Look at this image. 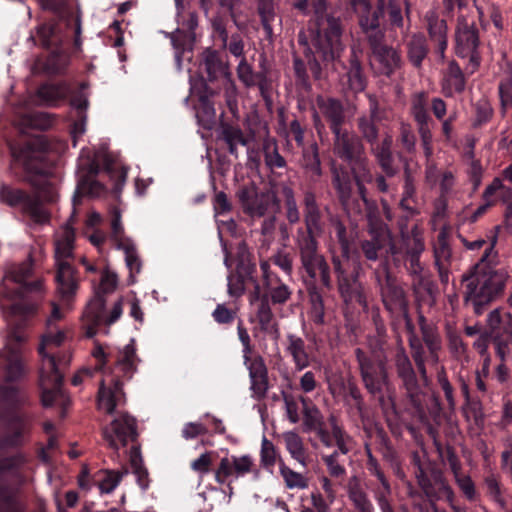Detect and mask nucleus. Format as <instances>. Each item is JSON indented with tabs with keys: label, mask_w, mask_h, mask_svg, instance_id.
I'll return each mask as SVG.
<instances>
[{
	"label": "nucleus",
	"mask_w": 512,
	"mask_h": 512,
	"mask_svg": "<svg viewBox=\"0 0 512 512\" xmlns=\"http://www.w3.org/2000/svg\"><path fill=\"white\" fill-rule=\"evenodd\" d=\"M378 113V104L375 101L370 102V114L358 117L356 125L360 133V138L368 144L374 143L379 137V128L375 122Z\"/></svg>",
	"instance_id": "nucleus-36"
},
{
	"label": "nucleus",
	"mask_w": 512,
	"mask_h": 512,
	"mask_svg": "<svg viewBox=\"0 0 512 512\" xmlns=\"http://www.w3.org/2000/svg\"><path fill=\"white\" fill-rule=\"evenodd\" d=\"M7 431L0 437V449L20 446L23 438L22 423L17 417L7 419Z\"/></svg>",
	"instance_id": "nucleus-47"
},
{
	"label": "nucleus",
	"mask_w": 512,
	"mask_h": 512,
	"mask_svg": "<svg viewBox=\"0 0 512 512\" xmlns=\"http://www.w3.org/2000/svg\"><path fill=\"white\" fill-rule=\"evenodd\" d=\"M332 267L336 277L339 295L349 308L360 306L367 308V298L364 287L359 281L360 265L352 263L350 259L332 256Z\"/></svg>",
	"instance_id": "nucleus-13"
},
{
	"label": "nucleus",
	"mask_w": 512,
	"mask_h": 512,
	"mask_svg": "<svg viewBox=\"0 0 512 512\" xmlns=\"http://www.w3.org/2000/svg\"><path fill=\"white\" fill-rule=\"evenodd\" d=\"M303 423L306 431H311L324 423L323 415L319 408L306 397H301Z\"/></svg>",
	"instance_id": "nucleus-50"
},
{
	"label": "nucleus",
	"mask_w": 512,
	"mask_h": 512,
	"mask_svg": "<svg viewBox=\"0 0 512 512\" xmlns=\"http://www.w3.org/2000/svg\"><path fill=\"white\" fill-rule=\"evenodd\" d=\"M392 137L386 135L381 142L378 140L369 144L370 151L375 157L377 164L381 171L388 177H394L400 171L398 165L395 164V159L392 153Z\"/></svg>",
	"instance_id": "nucleus-31"
},
{
	"label": "nucleus",
	"mask_w": 512,
	"mask_h": 512,
	"mask_svg": "<svg viewBox=\"0 0 512 512\" xmlns=\"http://www.w3.org/2000/svg\"><path fill=\"white\" fill-rule=\"evenodd\" d=\"M495 243L496 239L485 249L479 262L461 278L465 285L464 303L472 304L477 315H481L486 306L503 293L508 279L506 271L493 270L490 266L496 256Z\"/></svg>",
	"instance_id": "nucleus-6"
},
{
	"label": "nucleus",
	"mask_w": 512,
	"mask_h": 512,
	"mask_svg": "<svg viewBox=\"0 0 512 512\" xmlns=\"http://www.w3.org/2000/svg\"><path fill=\"white\" fill-rule=\"evenodd\" d=\"M311 309L309 317L316 325H323L325 320V310L322 295L314 287L309 291Z\"/></svg>",
	"instance_id": "nucleus-63"
},
{
	"label": "nucleus",
	"mask_w": 512,
	"mask_h": 512,
	"mask_svg": "<svg viewBox=\"0 0 512 512\" xmlns=\"http://www.w3.org/2000/svg\"><path fill=\"white\" fill-rule=\"evenodd\" d=\"M200 68L207 74V79L204 83L212 86L217 82V90L223 91V98L225 105L233 117H238V101L237 90L230 78L229 68L222 53L206 49L201 58Z\"/></svg>",
	"instance_id": "nucleus-12"
},
{
	"label": "nucleus",
	"mask_w": 512,
	"mask_h": 512,
	"mask_svg": "<svg viewBox=\"0 0 512 512\" xmlns=\"http://www.w3.org/2000/svg\"><path fill=\"white\" fill-rule=\"evenodd\" d=\"M332 229L337 242L340 245V258L350 259L352 236L348 232L344 223L340 220L332 221Z\"/></svg>",
	"instance_id": "nucleus-56"
},
{
	"label": "nucleus",
	"mask_w": 512,
	"mask_h": 512,
	"mask_svg": "<svg viewBox=\"0 0 512 512\" xmlns=\"http://www.w3.org/2000/svg\"><path fill=\"white\" fill-rule=\"evenodd\" d=\"M408 246H410V244L397 246L391 239L389 242V248H387L385 257L383 260H381V262H384L388 259L390 270L391 265L396 269L405 267L407 259L406 256L408 255Z\"/></svg>",
	"instance_id": "nucleus-57"
},
{
	"label": "nucleus",
	"mask_w": 512,
	"mask_h": 512,
	"mask_svg": "<svg viewBox=\"0 0 512 512\" xmlns=\"http://www.w3.org/2000/svg\"><path fill=\"white\" fill-rule=\"evenodd\" d=\"M417 203L415 179L410 171L407 161L404 163V185L400 207L410 214H417L418 210L412 204Z\"/></svg>",
	"instance_id": "nucleus-43"
},
{
	"label": "nucleus",
	"mask_w": 512,
	"mask_h": 512,
	"mask_svg": "<svg viewBox=\"0 0 512 512\" xmlns=\"http://www.w3.org/2000/svg\"><path fill=\"white\" fill-rule=\"evenodd\" d=\"M88 87V82H81L77 90L71 91L70 86L64 81L44 83L38 87L36 97L42 105L57 106L70 96V105L75 109V113L87 114L89 101L85 90Z\"/></svg>",
	"instance_id": "nucleus-15"
},
{
	"label": "nucleus",
	"mask_w": 512,
	"mask_h": 512,
	"mask_svg": "<svg viewBox=\"0 0 512 512\" xmlns=\"http://www.w3.org/2000/svg\"><path fill=\"white\" fill-rule=\"evenodd\" d=\"M106 299L99 291L95 292L93 299L88 303L85 317L94 325H101L104 321Z\"/></svg>",
	"instance_id": "nucleus-52"
},
{
	"label": "nucleus",
	"mask_w": 512,
	"mask_h": 512,
	"mask_svg": "<svg viewBox=\"0 0 512 512\" xmlns=\"http://www.w3.org/2000/svg\"><path fill=\"white\" fill-rule=\"evenodd\" d=\"M102 436L109 448L118 451L120 446L124 447L129 441L137 440V421L126 412L120 413L102 429Z\"/></svg>",
	"instance_id": "nucleus-21"
},
{
	"label": "nucleus",
	"mask_w": 512,
	"mask_h": 512,
	"mask_svg": "<svg viewBox=\"0 0 512 512\" xmlns=\"http://www.w3.org/2000/svg\"><path fill=\"white\" fill-rule=\"evenodd\" d=\"M368 352L367 356L388 361V337L372 336L367 338Z\"/></svg>",
	"instance_id": "nucleus-59"
},
{
	"label": "nucleus",
	"mask_w": 512,
	"mask_h": 512,
	"mask_svg": "<svg viewBox=\"0 0 512 512\" xmlns=\"http://www.w3.org/2000/svg\"><path fill=\"white\" fill-rule=\"evenodd\" d=\"M0 512H24L17 493L2 484H0Z\"/></svg>",
	"instance_id": "nucleus-58"
},
{
	"label": "nucleus",
	"mask_w": 512,
	"mask_h": 512,
	"mask_svg": "<svg viewBox=\"0 0 512 512\" xmlns=\"http://www.w3.org/2000/svg\"><path fill=\"white\" fill-rule=\"evenodd\" d=\"M332 434L335 439V445L337 446V452L343 455L349 453L352 444V437L339 425L337 418L331 415L328 419Z\"/></svg>",
	"instance_id": "nucleus-55"
},
{
	"label": "nucleus",
	"mask_w": 512,
	"mask_h": 512,
	"mask_svg": "<svg viewBox=\"0 0 512 512\" xmlns=\"http://www.w3.org/2000/svg\"><path fill=\"white\" fill-rule=\"evenodd\" d=\"M279 470L288 488L304 489L308 486L306 478L302 474L295 472L286 466L281 458L279 459Z\"/></svg>",
	"instance_id": "nucleus-61"
},
{
	"label": "nucleus",
	"mask_w": 512,
	"mask_h": 512,
	"mask_svg": "<svg viewBox=\"0 0 512 512\" xmlns=\"http://www.w3.org/2000/svg\"><path fill=\"white\" fill-rule=\"evenodd\" d=\"M410 114L413 117L421 139V145L426 157L433 153L431 124L433 119L428 111V93L419 91L411 96Z\"/></svg>",
	"instance_id": "nucleus-22"
},
{
	"label": "nucleus",
	"mask_w": 512,
	"mask_h": 512,
	"mask_svg": "<svg viewBox=\"0 0 512 512\" xmlns=\"http://www.w3.org/2000/svg\"><path fill=\"white\" fill-rule=\"evenodd\" d=\"M48 143L42 137L26 142L23 146L13 147L12 156L21 163L26 172L25 180L31 186V192L22 188L3 184L0 188V200L10 207L18 208L23 216L35 225L50 222L51 213L47 204L56 201L57 192L50 181V172L44 163V152Z\"/></svg>",
	"instance_id": "nucleus-1"
},
{
	"label": "nucleus",
	"mask_w": 512,
	"mask_h": 512,
	"mask_svg": "<svg viewBox=\"0 0 512 512\" xmlns=\"http://www.w3.org/2000/svg\"><path fill=\"white\" fill-rule=\"evenodd\" d=\"M372 281L380 295L381 302L389 317L405 316L409 301L402 282L389 269L388 259L380 262L372 273Z\"/></svg>",
	"instance_id": "nucleus-11"
},
{
	"label": "nucleus",
	"mask_w": 512,
	"mask_h": 512,
	"mask_svg": "<svg viewBox=\"0 0 512 512\" xmlns=\"http://www.w3.org/2000/svg\"><path fill=\"white\" fill-rule=\"evenodd\" d=\"M406 50L407 58L412 66L417 69L421 68L429 52L425 36L421 33L413 34L406 43Z\"/></svg>",
	"instance_id": "nucleus-39"
},
{
	"label": "nucleus",
	"mask_w": 512,
	"mask_h": 512,
	"mask_svg": "<svg viewBox=\"0 0 512 512\" xmlns=\"http://www.w3.org/2000/svg\"><path fill=\"white\" fill-rule=\"evenodd\" d=\"M8 274L10 279L19 285L18 288L14 291L19 300L9 307L8 311L6 312V320L11 317V308L17 303H27L34 306V311L30 315L31 318L35 314L37 307L35 303L26 300V297L30 293H39L42 289V282L40 280H29L32 275L31 263H21L19 265H15L9 270Z\"/></svg>",
	"instance_id": "nucleus-25"
},
{
	"label": "nucleus",
	"mask_w": 512,
	"mask_h": 512,
	"mask_svg": "<svg viewBox=\"0 0 512 512\" xmlns=\"http://www.w3.org/2000/svg\"><path fill=\"white\" fill-rule=\"evenodd\" d=\"M236 198L242 211L250 217H263L271 208L278 206L276 195L259 189L254 182L240 185Z\"/></svg>",
	"instance_id": "nucleus-17"
},
{
	"label": "nucleus",
	"mask_w": 512,
	"mask_h": 512,
	"mask_svg": "<svg viewBox=\"0 0 512 512\" xmlns=\"http://www.w3.org/2000/svg\"><path fill=\"white\" fill-rule=\"evenodd\" d=\"M282 437L291 457L303 467H306L309 456L302 438L293 431L285 432Z\"/></svg>",
	"instance_id": "nucleus-46"
},
{
	"label": "nucleus",
	"mask_w": 512,
	"mask_h": 512,
	"mask_svg": "<svg viewBox=\"0 0 512 512\" xmlns=\"http://www.w3.org/2000/svg\"><path fill=\"white\" fill-rule=\"evenodd\" d=\"M74 241V229L66 226L61 237L55 243L56 289L60 300L67 305L76 295L79 286L78 272L68 262V259L73 257Z\"/></svg>",
	"instance_id": "nucleus-10"
},
{
	"label": "nucleus",
	"mask_w": 512,
	"mask_h": 512,
	"mask_svg": "<svg viewBox=\"0 0 512 512\" xmlns=\"http://www.w3.org/2000/svg\"><path fill=\"white\" fill-rule=\"evenodd\" d=\"M239 79L246 86L258 85L261 92L264 90L265 76L262 73H254L251 67L245 62V59L241 61L238 66Z\"/></svg>",
	"instance_id": "nucleus-62"
},
{
	"label": "nucleus",
	"mask_w": 512,
	"mask_h": 512,
	"mask_svg": "<svg viewBox=\"0 0 512 512\" xmlns=\"http://www.w3.org/2000/svg\"><path fill=\"white\" fill-rule=\"evenodd\" d=\"M348 498L357 512H375L367 492L358 483H349Z\"/></svg>",
	"instance_id": "nucleus-48"
},
{
	"label": "nucleus",
	"mask_w": 512,
	"mask_h": 512,
	"mask_svg": "<svg viewBox=\"0 0 512 512\" xmlns=\"http://www.w3.org/2000/svg\"><path fill=\"white\" fill-rule=\"evenodd\" d=\"M249 377L253 397L257 400L265 398L269 389L268 370L264 359L261 356L248 361Z\"/></svg>",
	"instance_id": "nucleus-32"
},
{
	"label": "nucleus",
	"mask_w": 512,
	"mask_h": 512,
	"mask_svg": "<svg viewBox=\"0 0 512 512\" xmlns=\"http://www.w3.org/2000/svg\"><path fill=\"white\" fill-rule=\"evenodd\" d=\"M399 343H401V339ZM411 355L420 378H418L412 362L402 344L399 345L394 356L397 376L401 380L402 387L405 389L411 405L419 414H425L426 410L430 409L429 403H431L436 410H440L441 404L439 399L434 394H430L424 390V386L428 383L424 347L411 350Z\"/></svg>",
	"instance_id": "nucleus-7"
},
{
	"label": "nucleus",
	"mask_w": 512,
	"mask_h": 512,
	"mask_svg": "<svg viewBox=\"0 0 512 512\" xmlns=\"http://www.w3.org/2000/svg\"><path fill=\"white\" fill-rule=\"evenodd\" d=\"M42 10L51 12L55 18L40 24L36 28V34L30 38L35 44L50 50L49 55L44 59H38L35 69L47 74L57 75L65 70L67 59L63 52L62 45L70 37L71 31L75 37L74 44L79 46L81 33V22L78 16L68 4V0H37Z\"/></svg>",
	"instance_id": "nucleus-2"
},
{
	"label": "nucleus",
	"mask_w": 512,
	"mask_h": 512,
	"mask_svg": "<svg viewBox=\"0 0 512 512\" xmlns=\"http://www.w3.org/2000/svg\"><path fill=\"white\" fill-rule=\"evenodd\" d=\"M316 103L332 135L345 129L343 126L346 122V113L339 99L319 95Z\"/></svg>",
	"instance_id": "nucleus-28"
},
{
	"label": "nucleus",
	"mask_w": 512,
	"mask_h": 512,
	"mask_svg": "<svg viewBox=\"0 0 512 512\" xmlns=\"http://www.w3.org/2000/svg\"><path fill=\"white\" fill-rule=\"evenodd\" d=\"M314 16L309 21L312 47L299 36V43L305 44L304 54L315 80L322 78V68L339 61L344 50L342 37L343 21L339 16L327 13L326 0H313Z\"/></svg>",
	"instance_id": "nucleus-3"
},
{
	"label": "nucleus",
	"mask_w": 512,
	"mask_h": 512,
	"mask_svg": "<svg viewBox=\"0 0 512 512\" xmlns=\"http://www.w3.org/2000/svg\"><path fill=\"white\" fill-rule=\"evenodd\" d=\"M424 250L423 243L415 239L413 243L408 246V255L406 256L405 269L411 276H421L423 266L420 263V256Z\"/></svg>",
	"instance_id": "nucleus-53"
},
{
	"label": "nucleus",
	"mask_w": 512,
	"mask_h": 512,
	"mask_svg": "<svg viewBox=\"0 0 512 512\" xmlns=\"http://www.w3.org/2000/svg\"><path fill=\"white\" fill-rule=\"evenodd\" d=\"M330 170L332 186L335 189L340 202L343 205H346L351 199L355 183L353 170L350 166L347 167L346 165L338 164L335 161H332Z\"/></svg>",
	"instance_id": "nucleus-29"
},
{
	"label": "nucleus",
	"mask_w": 512,
	"mask_h": 512,
	"mask_svg": "<svg viewBox=\"0 0 512 512\" xmlns=\"http://www.w3.org/2000/svg\"><path fill=\"white\" fill-rule=\"evenodd\" d=\"M256 5L265 37L272 42L274 39L272 23L276 18L274 0H256Z\"/></svg>",
	"instance_id": "nucleus-45"
},
{
	"label": "nucleus",
	"mask_w": 512,
	"mask_h": 512,
	"mask_svg": "<svg viewBox=\"0 0 512 512\" xmlns=\"http://www.w3.org/2000/svg\"><path fill=\"white\" fill-rule=\"evenodd\" d=\"M371 50L370 65L374 74L392 79L401 70L403 59L401 52L384 40H378L369 45Z\"/></svg>",
	"instance_id": "nucleus-19"
},
{
	"label": "nucleus",
	"mask_w": 512,
	"mask_h": 512,
	"mask_svg": "<svg viewBox=\"0 0 512 512\" xmlns=\"http://www.w3.org/2000/svg\"><path fill=\"white\" fill-rule=\"evenodd\" d=\"M62 317L60 307L53 303L51 315L47 320V329L42 335L38 353L42 357L40 373L41 403L45 408H58L59 416L64 418L71 400L63 389V374L59 370V360L53 351L66 338L65 332L55 326V322L61 320Z\"/></svg>",
	"instance_id": "nucleus-4"
},
{
	"label": "nucleus",
	"mask_w": 512,
	"mask_h": 512,
	"mask_svg": "<svg viewBox=\"0 0 512 512\" xmlns=\"http://www.w3.org/2000/svg\"><path fill=\"white\" fill-rule=\"evenodd\" d=\"M422 340L427 346L431 357L436 361L438 359V351L441 349V337L437 332V328L427 322L424 315L418 317Z\"/></svg>",
	"instance_id": "nucleus-41"
},
{
	"label": "nucleus",
	"mask_w": 512,
	"mask_h": 512,
	"mask_svg": "<svg viewBox=\"0 0 512 512\" xmlns=\"http://www.w3.org/2000/svg\"><path fill=\"white\" fill-rule=\"evenodd\" d=\"M140 361L136 354V343L134 339L125 345L123 350L119 351L115 361V371L121 372L111 378L109 386L105 385V380L100 382L98 390V405L105 409L106 413L112 415L116 407L125 403V393L123 391V381L121 377L131 379L137 370V362Z\"/></svg>",
	"instance_id": "nucleus-8"
},
{
	"label": "nucleus",
	"mask_w": 512,
	"mask_h": 512,
	"mask_svg": "<svg viewBox=\"0 0 512 512\" xmlns=\"http://www.w3.org/2000/svg\"><path fill=\"white\" fill-rule=\"evenodd\" d=\"M219 139L225 143L228 152L235 157L238 156V146H247L249 143L238 124L229 123L223 119L219 123Z\"/></svg>",
	"instance_id": "nucleus-34"
},
{
	"label": "nucleus",
	"mask_w": 512,
	"mask_h": 512,
	"mask_svg": "<svg viewBox=\"0 0 512 512\" xmlns=\"http://www.w3.org/2000/svg\"><path fill=\"white\" fill-rule=\"evenodd\" d=\"M263 154L265 165L271 170L286 168L287 162L279 153L275 139H267L263 142Z\"/></svg>",
	"instance_id": "nucleus-51"
},
{
	"label": "nucleus",
	"mask_w": 512,
	"mask_h": 512,
	"mask_svg": "<svg viewBox=\"0 0 512 512\" xmlns=\"http://www.w3.org/2000/svg\"><path fill=\"white\" fill-rule=\"evenodd\" d=\"M130 465L133 474L136 476V481L139 487L145 491L149 488V474L145 468L143 459L140 453V448L133 446L130 451Z\"/></svg>",
	"instance_id": "nucleus-49"
},
{
	"label": "nucleus",
	"mask_w": 512,
	"mask_h": 512,
	"mask_svg": "<svg viewBox=\"0 0 512 512\" xmlns=\"http://www.w3.org/2000/svg\"><path fill=\"white\" fill-rule=\"evenodd\" d=\"M357 16L358 26L368 45L385 39V29L380 24L384 15V3L374 8L369 0H349Z\"/></svg>",
	"instance_id": "nucleus-18"
},
{
	"label": "nucleus",
	"mask_w": 512,
	"mask_h": 512,
	"mask_svg": "<svg viewBox=\"0 0 512 512\" xmlns=\"http://www.w3.org/2000/svg\"><path fill=\"white\" fill-rule=\"evenodd\" d=\"M117 248L123 250L125 253L126 266L130 271V282L134 283V274L140 273L142 267V263L138 256L136 247L132 240H125L121 241L119 243V247Z\"/></svg>",
	"instance_id": "nucleus-54"
},
{
	"label": "nucleus",
	"mask_w": 512,
	"mask_h": 512,
	"mask_svg": "<svg viewBox=\"0 0 512 512\" xmlns=\"http://www.w3.org/2000/svg\"><path fill=\"white\" fill-rule=\"evenodd\" d=\"M467 78L456 60H450L442 72L440 82L442 94L447 98L462 94L466 89Z\"/></svg>",
	"instance_id": "nucleus-30"
},
{
	"label": "nucleus",
	"mask_w": 512,
	"mask_h": 512,
	"mask_svg": "<svg viewBox=\"0 0 512 512\" xmlns=\"http://www.w3.org/2000/svg\"><path fill=\"white\" fill-rule=\"evenodd\" d=\"M347 78L349 88L355 92H362L367 86V77L364 72V68L360 60L356 57L353 52L349 59V67L347 71Z\"/></svg>",
	"instance_id": "nucleus-44"
},
{
	"label": "nucleus",
	"mask_w": 512,
	"mask_h": 512,
	"mask_svg": "<svg viewBox=\"0 0 512 512\" xmlns=\"http://www.w3.org/2000/svg\"><path fill=\"white\" fill-rule=\"evenodd\" d=\"M34 311V306L27 303H17L11 308V317L7 319L8 335H7V363H6V380L14 382L23 375V364L21 359L20 346L25 342L26 327L28 325L30 315Z\"/></svg>",
	"instance_id": "nucleus-9"
},
{
	"label": "nucleus",
	"mask_w": 512,
	"mask_h": 512,
	"mask_svg": "<svg viewBox=\"0 0 512 512\" xmlns=\"http://www.w3.org/2000/svg\"><path fill=\"white\" fill-rule=\"evenodd\" d=\"M475 118L472 123L473 128H481L491 121L494 115V109L490 102L486 99H481L476 102L474 106Z\"/></svg>",
	"instance_id": "nucleus-64"
},
{
	"label": "nucleus",
	"mask_w": 512,
	"mask_h": 512,
	"mask_svg": "<svg viewBox=\"0 0 512 512\" xmlns=\"http://www.w3.org/2000/svg\"><path fill=\"white\" fill-rule=\"evenodd\" d=\"M303 216L304 226L298 227L295 235L301 267L312 282L319 277L321 284L331 290L333 282L330 266L318 250L317 236L323 232L322 212L312 191L304 193Z\"/></svg>",
	"instance_id": "nucleus-5"
},
{
	"label": "nucleus",
	"mask_w": 512,
	"mask_h": 512,
	"mask_svg": "<svg viewBox=\"0 0 512 512\" xmlns=\"http://www.w3.org/2000/svg\"><path fill=\"white\" fill-rule=\"evenodd\" d=\"M248 473H254L255 477H258L259 474V470L251 456L224 457L220 460L215 470V479L219 484H226L230 491H232V482Z\"/></svg>",
	"instance_id": "nucleus-23"
},
{
	"label": "nucleus",
	"mask_w": 512,
	"mask_h": 512,
	"mask_svg": "<svg viewBox=\"0 0 512 512\" xmlns=\"http://www.w3.org/2000/svg\"><path fill=\"white\" fill-rule=\"evenodd\" d=\"M235 272L245 275L249 281H254V278H257V266L254 255L244 241L240 242L237 246Z\"/></svg>",
	"instance_id": "nucleus-38"
},
{
	"label": "nucleus",
	"mask_w": 512,
	"mask_h": 512,
	"mask_svg": "<svg viewBox=\"0 0 512 512\" xmlns=\"http://www.w3.org/2000/svg\"><path fill=\"white\" fill-rule=\"evenodd\" d=\"M286 352L292 357L295 369L304 370L310 365V347L303 338L295 335H287Z\"/></svg>",
	"instance_id": "nucleus-35"
},
{
	"label": "nucleus",
	"mask_w": 512,
	"mask_h": 512,
	"mask_svg": "<svg viewBox=\"0 0 512 512\" xmlns=\"http://www.w3.org/2000/svg\"><path fill=\"white\" fill-rule=\"evenodd\" d=\"M368 222V238L360 241V251L366 260H383L386 250L389 248L391 235L386 224L376 216H372L371 213L369 214Z\"/></svg>",
	"instance_id": "nucleus-20"
},
{
	"label": "nucleus",
	"mask_w": 512,
	"mask_h": 512,
	"mask_svg": "<svg viewBox=\"0 0 512 512\" xmlns=\"http://www.w3.org/2000/svg\"><path fill=\"white\" fill-rule=\"evenodd\" d=\"M301 166L311 176V178H319L322 176V166L319 155V148L316 142L308 146H303Z\"/></svg>",
	"instance_id": "nucleus-42"
},
{
	"label": "nucleus",
	"mask_w": 512,
	"mask_h": 512,
	"mask_svg": "<svg viewBox=\"0 0 512 512\" xmlns=\"http://www.w3.org/2000/svg\"><path fill=\"white\" fill-rule=\"evenodd\" d=\"M344 391L346 403L352 405L362 415L365 412L366 405L358 385L354 381L349 380L344 386Z\"/></svg>",
	"instance_id": "nucleus-60"
},
{
	"label": "nucleus",
	"mask_w": 512,
	"mask_h": 512,
	"mask_svg": "<svg viewBox=\"0 0 512 512\" xmlns=\"http://www.w3.org/2000/svg\"><path fill=\"white\" fill-rule=\"evenodd\" d=\"M480 46L479 29L475 22H469L464 16L458 17L455 30V54L463 59L468 58L471 73L476 72L481 65Z\"/></svg>",
	"instance_id": "nucleus-16"
},
{
	"label": "nucleus",
	"mask_w": 512,
	"mask_h": 512,
	"mask_svg": "<svg viewBox=\"0 0 512 512\" xmlns=\"http://www.w3.org/2000/svg\"><path fill=\"white\" fill-rule=\"evenodd\" d=\"M97 174L98 166L92 165L89 173L80 177L75 195L73 197L74 208L81 203L83 196L99 197L105 193V186L95 178Z\"/></svg>",
	"instance_id": "nucleus-33"
},
{
	"label": "nucleus",
	"mask_w": 512,
	"mask_h": 512,
	"mask_svg": "<svg viewBox=\"0 0 512 512\" xmlns=\"http://www.w3.org/2000/svg\"><path fill=\"white\" fill-rule=\"evenodd\" d=\"M413 463L417 466L416 476L418 482L430 501L450 498L452 490L441 474H436L433 476V479H430L421 467L420 458L417 453L413 454Z\"/></svg>",
	"instance_id": "nucleus-27"
},
{
	"label": "nucleus",
	"mask_w": 512,
	"mask_h": 512,
	"mask_svg": "<svg viewBox=\"0 0 512 512\" xmlns=\"http://www.w3.org/2000/svg\"><path fill=\"white\" fill-rule=\"evenodd\" d=\"M221 94L223 95V91L215 89L208 83H202L195 109L198 122L204 129H212L216 124L215 104L218 103L221 106V102L216 101L215 97H220Z\"/></svg>",
	"instance_id": "nucleus-26"
},
{
	"label": "nucleus",
	"mask_w": 512,
	"mask_h": 512,
	"mask_svg": "<svg viewBox=\"0 0 512 512\" xmlns=\"http://www.w3.org/2000/svg\"><path fill=\"white\" fill-rule=\"evenodd\" d=\"M447 30V22L445 19H440L437 16L428 19L429 37L435 44V52L442 58H444L448 46Z\"/></svg>",
	"instance_id": "nucleus-37"
},
{
	"label": "nucleus",
	"mask_w": 512,
	"mask_h": 512,
	"mask_svg": "<svg viewBox=\"0 0 512 512\" xmlns=\"http://www.w3.org/2000/svg\"><path fill=\"white\" fill-rule=\"evenodd\" d=\"M354 355L365 389L384 406V394L389 386L388 361L370 358L362 348H356Z\"/></svg>",
	"instance_id": "nucleus-14"
},
{
	"label": "nucleus",
	"mask_w": 512,
	"mask_h": 512,
	"mask_svg": "<svg viewBox=\"0 0 512 512\" xmlns=\"http://www.w3.org/2000/svg\"><path fill=\"white\" fill-rule=\"evenodd\" d=\"M256 319L258 321L259 329L262 332L268 334L274 340H278L280 337L279 326L274 320V314L271 310L270 304L265 299L257 306Z\"/></svg>",
	"instance_id": "nucleus-40"
},
{
	"label": "nucleus",
	"mask_w": 512,
	"mask_h": 512,
	"mask_svg": "<svg viewBox=\"0 0 512 512\" xmlns=\"http://www.w3.org/2000/svg\"><path fill=\"white\" fill-rule=\"evenodd\" d=\"M332 151L337 158L349 166L361 162L367 157L360 136L347 129L333 134Z\"/></svg>",
	"instance_id": "nucleus-24"
}]
</instances>
